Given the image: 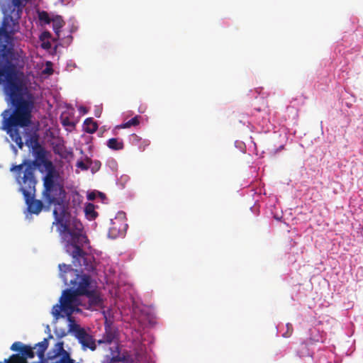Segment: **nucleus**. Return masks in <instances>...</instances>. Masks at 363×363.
Instances as JSON below:
<instances>
[{
    "label": "nucleus",
    "mask_w": 363,
    "mask_h": 363,
    "mask_svg": "<svg viewBox=\"0 0 363 363\" xmlns=\"http://www.w3.org/2000/svg\"><path fill=\"white\" fill-rule=\"evenodd\" d=\"M65 353L69 352L64 349V342H58L55 345L52 350L48 353V358L53 359L59 356L63 357Z\"/></svg>",
    "instance_id": "nucleus-10"
},
{
    "label": "nucleus",
    "mask_w": 363,
    "mask_h": 363,
    "mask_svg": "<svg viewBox=\"0 0 363 363\" xmlns=\"http://www.w3.org/2000/svg\"><path fill=\"white\" fill-rule=\"evenodd\" d=\"M51 37V33L49 31H44L41 35V40H44L45 38H50Z\"/></svg>",
    "instance_id": "nucleus-23"
},
{
    "label": "nucleus",
    "mask_w": 363,
    "mask_h": 363,
    "mask_svg": "<svg viewBox=\"0 0 363 363\" xmlns=\"http://www.w3.org/2000/svg\"><path fill=\"white\" fill-rule=\"evenodd\" d=\"M43 45V48H48L50 47L51 45L49 42H48V43H44Z\"/></svg>",
    "instance_id": "nucleus-25"
},
{
    "label": "nucleus",
    "mask_w": 363,
    "mask_h": 363,
    "mask_svg": "<svg viewBox=\"0 0 363 363\" xmlns=\"http://www.w3.org/2000/svg\"><path fill=\"white\" fill-rule=\"evenodd\" d=\"M45 73H48V74H52V69L46 68L45 70Z\"/></svg>",
    "instance_id": "nucleus-26"
},
{
    "label": "nucleus",
    "mask_w": 363,
    "mask_h": 363,
    "mask_svg": "<svg viewBox=\"0 0 363 363\" xmlns=\"http://www.w3.org/2000/svg\"><path fill=\"white\" fill-rule=\"evenodd\" d=\"M107 146L111 150H121L123 149L124 144L122 140L113 138L107 141Z\"/></svg>",
    "instance_id": "nucleus-14"
},
{
    "label": "nucleus",
    "mask_w": 363,
    "mask_h": 363,
    "mask_svg": "<svg viewBox=\"0 0 363 363\" xmlns=\"http://www.w3.org/2000/svg\"><path fill=\"white\" fill-rule=\"evenodd\" d=\"M286 331L285 333H283L282 336L284 337H290L292 333H293V331H294V328H293V325L291 323H288L286 325Z\"/></svg>",
    "instance_id": "nucleus-21"
},
{
    "label": "nucleus",
    "mask_w": 363,
    "mask_h": 363,
    "mask_svg": "<svg viewBox=\"0 0 363 363\" xmlns=\"http://www.w3.org/2000/svg\"><path fill=\"white\" fill-rule=\"evenodd\" d=\"M0 84L4 85L6 101L14 107L13 113L6 119L7 133L22 149L23 143L18 127L30 125L34 96L26 85L23 74L17 69L16 66L6 65L0 69Z\"/></svg>",
    "instance_id": "nucleus-2"
},
{
    "label": "nucleus",
    "mask_w": 363,
    "mask_h": 363,
    "mask_svg": "<svg viewBox=\"0 0 363 363\" xmlns=\"http://www.w3.org/2000/svg\"><path fill=\"white\" fill-rule=\"evenodd\" d=\"M301 350L298 352L299 357H304L309 354L308 346L302 343L301 345Z\"/></svg>",
    "instance_id": "nucleus-20"
},
{
    "label": "nucleus",
    "mask_w": 363,
    "mask_h": 363,
    "mask_svg": "<svg viewBox=\"0 0 363 363\" xmlns=\"http://www.w3.org/2000/svg\"><path fill=\"white\" fill-rule=\"evenodd\" d=\"M26 4L24 0H11L8 4L9 14L4 17L0 27V69L6 65L16 66L13 62L12 35Z\"/></svg>",
    "instance_id": "nucleus-4"
},
{
    "label": "nucleus",
    "mask_w": 363,
    "mask_h": 363,
    "mask_svg": "<svg viewBox=\"0 0 363 363\" xmlns=\"http://www.w3.org/2000/svg\"><path fill=\"white\" fill-rule=\"evenodd\" d=\"M15 179L19 185V191L23 195L28 211L33 214H38L42 211L43 204L40 200L35 199L38 181L26 180L20 177Z\"/></svg>",
    "instance_id": "nucleus-6"
},
{
    "label": "nucleus",
    "mask_w": 363,
    "mask_h": 363,
    "mask_svg": "<svg viewBox=\"0 0 363 363\" xmlns=\"http://www.w3.org/2000/svg\"><path fill=\"white\" fill-rule=\"evenodd\" d=\"M97 129L98 124L92 118L85 119L83 123V130L86 133L92 134L95 133Z\"/></svg>",
    "instance_id": "nucleus-11"
},
{
    "label": "nucleus",
    "mask_w": 363,
    "mask_h": 363,
    "mask_svg": "<svg viewBox=\"0 0 363 363\" xmlns=\"http://www.w3.org/2000/svg\"><path fill=\"white\" fill-rule=\"evenodd\" d=\"M60 121L61 123L65 127H71L74 128L75 127V123L73 121H71L68 116H65L64 115H62L60 116Z\"/></svg>",
    "instance_id": "nucleus-18"
},
{
    "label": "nucleus",
    "mask_w": 363,
    "mask_h": 363,
    "mask_svg": "<svg viewBox=\"0 0 363 363\" xmlns=\"http://www.w3.org/2000/svg\"><path fill=\"white\" fill-rule=\"evenodd\" d=\"M95 199V195L94 193H91L88 195L89 200H94Z\"/></svg>",
    "instance_id": "nucleus-24"
},
{
    "label": "nucleus",
    "mask_w": 363,
    "mask_h": 363,
    "mask_svg": "<svg viewBox=\"0 0 363 363\" xmlns=\"http://www.w3.org/2000/svg\"><path fill=\"white\" fill-rule=\"evenodd\" d=\"M52 28L57 36V38H60V29L64 26L65 21L62 19L61 16H55V17L52 18Z\"/></svg>",
    "instance_id": "nucleus-12"
},
{
    "label": "nucleus",
    "mask_w": 363,
    "mask_h": 363,
    "mask_svg": "<svg viewBox=\"0 0 363 363\" xmlns=\"http://www.w3.org/2000/svg\"><path fill=\"white\" fill-rule=\"evenodd\" d=\"M53 172L48 170L44 177L43 192L45 201L49 205L55 206L53 210V225H59L58 231L67 241L66 251L72 256L74 266L79 267L82 272H92L95 269L94 258L82 249L84 245L89 242V239L82 233L83 225L79 220L67 219L69 215L64 206L66 193L63 186L54 181Z\"/></svg>",
    "instance_id": "nucleus-1"
},
{
    "label": "nucleus",
    "mask_w": 363,
    "mask_h": 363,
    "mask_svg": "<svg viewBox=\"0 0 363 363\" xmlns=\"http://www.w3.org/2000/svg\"><path fill=\"white\" fill-rule=\"evenodd\" d=\"M83 111H84V113H86V110H85V108H83Z\"/></svg>",
    "instance_id": "nucleus-27"
},
{
    "label": "nucleus",
    "mask_w": 363,
    "mask_h": 363,
    "mask_svg": "<svg viewBox=\"0 0 363 363\" xmlns=\"http://www.w3.org/2000/svg\"><path fill=\"white\" fill-rule=\"evenodd\" d=\"M87 162L89 163L88 164H86L84 161L80 160L77 162L76 165L77 167L80 168L82 170H87L89 168V165L91 163L89 159H87Z\"/></svg>",
    "instance_id": "nucleus-22"
},
{
    "label": "nucleus",
    "mask_w": 363,
    "mask_h": 363,
    "mask_svg": "<svg viewBox=\"0 0 363 363\" xmlns=\"http://www.w3.org/2000/svg\"><path fill=\"white\" fill-rule=\"evenodd\" d=\"M35 157V160H24L23 162L18 165H12L10 171L13 173L15 179L18 177L23 179L37 180L35 172L37 167L44 164L48 170L54 172L51 162L47 160V151L40 145L32 150Z\"/></svg>",
    "instance_id": "nucleus-5"
},
{
    "label": "nucleus",
    "mask_w": 363,
    "mask_h": 363,
    "mask_svg": "<svg viewBox=\"0 0 363 363\" xmlns=\"http://www.w3.org/2000/svg\"><path fill=\"white\" fill-rule=\"evenodd\" d=\"M24 1H25L26 2H27V3L29 1V0H24Z\"/></svg>",
    "instance_id": "nucleus-29"
},
{
    "label": "nucleus",
    "mask_w": 363,
    "mask_h": 363,
    "mask_svg": "<svg viewBox=\"0 0 363 363\" xmlns=\"http://www.w3.org/2000/svg\"><path fill=\"white\" fill-rule=\"evenodd\" d=\"M26 145L32 150L40 147L41 145L39 143V135L36 133L31 134L29 138L26 139Z\"/></svg>",
    "instance_id": "nucleus-13"
},
{
    "label": "nucleus",
    "mask_w": 363,
    "mask_h": 363,
    "mask_svg": "<svg viewBox=\"0 0 363 363\" xmlns=\"http://www.w3.org/2000/svg\"><path fill=\"white\" fill-rule=\"evenodd\" d=\"M140 116H136L133 118H132L130 120L128 121L127 122L122 123L121 125H118V128H128L131 126H136L140 123L139 121Z\"/></svg>",
    "instance_id": "nucleus-15"
},
{
    "label": "nucleus",
    "mask_w": 363,
    "mask_h": 363,
    "mask_svg": "<svg viewBox=\"0 0 363 363\" xmlns=\"http://www.w3.org/2000/svg\"><path fill=\"white\" fill-rule=\"evenodd\" d=\"M114 337L115 336L113 333H111V331H106L104 335V340L101 342L106 344H111L113 342Z\"/></svg>",
    "instance_id": "nucleus-19"
},
{
    "label": "nucleus",
    "mask_w": 363,
    "mask_h": 363,
    "mask_svg": "<svg viewBox=\"0 0 363 363\" xmlns=\"http://www.w3.org/2000/svg\"><path fill=\"white\" fill-rule=\"evenodd\" d=\"M85 213L90 219H94L97 216V213L94 210V205L89 203L86 205L84 209Z\"/></svg>",
    "instance_id": "nucleus-17"
},
{
    "label": "nucleus",
    "mask_w": 363,
    "mask_h": 363,
    "mask_svg": "<svg viewBox=\"0 0 363 363\" xmlns=\"http://www.w3.org/2000/svg\"><path fill=\"white\" fill-rule=\"evenodd\" d=\"M69 326L70 330L75 332V336L84 349L89 348L92 351L96 350L95 340L84 328H79L78 325L74 323V321L69 322Z\"/></svg>",
    "instance_id": "nucleus-8"
},
{
    "label": "nucleus",
    "mask_w": 363,
    "mask_h": 363,
    "mask_svg": "<svg viewBox=\"0 0 363 363\" xmlns=\"http://www.w3.org/2000/svg\"><path fill=\"white\" fill-rule=\"evenodd\" d=\"M58 267L60 276L65 284L72 286L73 289L63 291L60 298V304L52 307V314L56 319L66 316L67 320L72 323L74 318L72 315L74 312L79 311L78 306L80 305V296H86L91 306H99L102 300L95 290H89V275L79 274L78 270L72 269L69 264H60Z\"/></svg>",
    "instance_id": "nucleus-3"
},
{
    "label": "nucleus",
    "mask_w": 363,
    "mask_h": 363,
    "mask_svg": "<svg viewBox=\"0 0 363 363\" xmlns=\"http://www.w3.org/2000/svg\"><path fill=\"white\" fill-rule=\"evenodd\" d=\"M49 338H52V335H50Z\"/></svg>",
    "instance_id": "nucleus-28"
},
{
    "label": "nucleus",
    "mask_w": 363,
    "mask_h": 363,
    "mask_svg": "<svg viewBox=\"0 0 363 363\" xmlns=\"http://www.w3.org/2000/svg\"><path fill=\"white\" fill-rule=\"evenodd\" d=\"M48 346V338H44L43 341L35 344L33 347H31L33 348V350L35 348L37 349L36 354L39 359L42 361L45 357V352L47 350Z\"/></svg>",
    "instance_id": "nucleus-9"
},
{
    "label": "nucleus",
    "mask_w": 363,
    "mask_h": 363,
    "mask_svg": "<svg viewBox=\"0 0 363 363\" xmlns=\"http://www.w3.org/2000/svg\"><path fill=\"white\" fill-rule=\"evenodd\" d=\"M10 349L13 352H17V353L11 354L0 363H28V359H32L35 357V352L33 351L31 346L19 341L13 342Z\"/></svg>",
    "instance_id": "nucleus-7"
},
{
    "label": "nucleus",
    "mask_w": 363,
    "mask_h": 363,
    "mask_svg": "<svg viewBox=\"0 0 363 363\" xmlns=\"http://www.w3.org/2000/svg\"><path fill=\"white\" fill-rule=\"evenodd\" d=\"M38 17L40 23L44 24H50L52 18L49 16V14L45 11H38Z\"/></svg>",
    "instance_id": "nucleus-16"
}]
</instances>
